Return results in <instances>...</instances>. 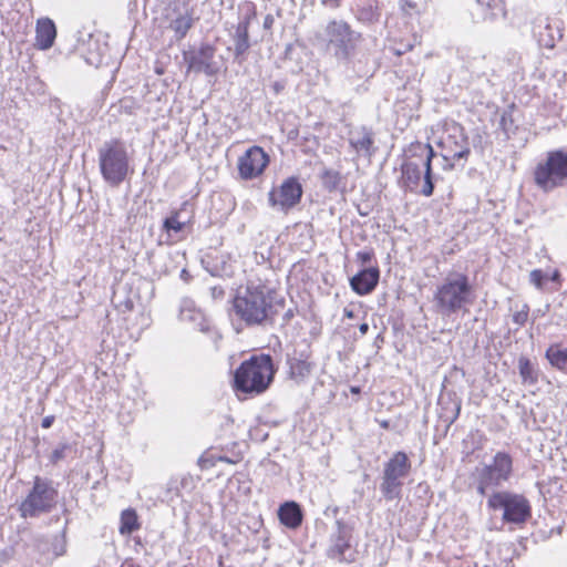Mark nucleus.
Listing matches in <instances>:
<instances>
[{
	"mask_svg": "<svg viewBox=\"0 0 567 567\" xmlns=\"http://www.w3.org/2000/svg\"><path fill=\"white\" fill-rule=\"evenodd\" d=\"M406 154L401 164V187L425 197L432 196L436 179L432 171V158L436 156L433 147L415 142L409 146Z\"/></svg>",
	"mask_w": 567,
	"mask_h": 567,
	"instance_id": "obj_1",
	"label": "nucleus"
},
{
	"mask_svg": "<svg viewBox=\"0 0 567 567\" xmlns=\"http://www.w3.org/2000/svg\"><path fill=\"white\" fill-rule=\"evenodd\" d=\"M315 40L318 47L337 61L349 62L362 40V34L353 30L347 21L333 19L315 34Z\"/></svg>",
	"mask_w": 567,
	"mask_h": 567,
	"instance_id": "obj_2",
	"label": "nucleus"
},
{
	"mask_svg": "<svg viewBox=\"0 0 567 567\" xmlns=\"http://www.w3.org/2000/svg\"><path fill=\"white\" fill-rule=\"evenodd\" d=\"M99 168L106 184L118 187L131 172L128 147L121 138L105 141L97 150Z\"/></svg>",
	"mask_w": 567,
	"mask_h": 567,
	"instance_id": "obj_3",
	"label": "nucleus"
},
{
	"mask_svg": "<svg viewBox=\"0 0 567 567\" xmlns=\"http://www.w3.org/2000/svg\"><path fill=\"white\" fill-rule=\"evenodd\" d=\"M439 312L450 316L473 301V287L462 272H450L434 295Z\"/></svg>",
	"mask_w": 567,
	"mask_h": 567,
	"instance_id": "obj_4",
	"label": "nucleus"
},
{
	"mask_svg": "<svg viewBox=\"0 0 567 567\" xmlns=\"http://www.w3.org/2000/svg\"><path fill=\"white\" fill-rule=\"evenodd\" d=\"M274 365L270 355H254L244 361L235 372V386L245 393H261L272 381Z\"/></svg>",
	"mask_w": 567,
	"mask_h": 567,
	"instance_id": "obj_5",
	"label": "nucleus"
},
{
	"mask_svg": "<svg viewBox=\"0 0 567 567\" xmlns=\"http://www.w3.org/2000/svg\"><path fill=\"white\" fill-rule=\"evenodd\" d=\"M234 313L247 324H259L268 316L270 303L264 286L248 285L239 289L233 301Z\"/></svg>",
	"mask_w": 567,
	"mask_h": 567,
	"instance_id": "obj_6",
	"label": "nucleus"
},
{
	"mask_svg": "<svg viewBox=\"0 0 567 567\" xmlns=\"http://www.w3.org/2000/svg\"><path fill=\"white\" fill-rule=\"evenodd\" d=\"M534 182L545 193L564 186L567 182V152L564 150L548 152L546 159L535 167Z\"/></svg>",
	"mask_w": 567,
	"mask_h": 567,
	"instance_id": "obj_7",
	"label": "nucleus"
},
{
	"mask_svg": "<svg viewBox=\"0 0 567 567\" xmlns=\"http://www.w3.org/2000/svg\"><path fill=\"white\" fill-rule=\"evenodd\" d=\"M512 466V457L504 452L496 453L492 464L477 466L473 474L477 484V492L485 495L488 489L496 488L508 481Z\"/></svg>",
	"mask_w": 567,
	"mask_h": 567,
	"instance_id": "obj_8",
	"label": "nucleus"
},
{
	"mask_svg": "<svg viewBox=\"0 0 567 567\" xmlns=\"http://www.w3.org/2000/svg\"><path fill=\"white\" fill-rule=\"evenodd\" d=\"M56 497V489L48 481L37 476L32 489L20 505L21 516L27 518L48 513L55 505Z\"/></svg>",
	"mask_w": 567,
	"mask_h": 567,
	"instance_id": "obj_9",
	"label": "nucleus"
},
{
	"mask_svg": "<svg viewBox=\"0 0 567 567\" xmlns=\"http://www.w3.org/2000/svg\"><path fill=\"white\" fill-rule=\"evenodd\" d=\"M488 507L493 511H503V519L519 524L527 519L530 508L527 499L509 492H496L488 498Z\"/></svg>",
	"mask_w": 567,
	"mask_h": 567,
	"instance_id": "obj_10",
	"label": "nucleus"
},
{
	"mask_svg": "<svg viewBox=\"0 0 567 567\" xmlns=\"http://www.w3.org/2000/svg\"><path fill=\"white\" fill-rule=\"evenodd\" d=\"M216 48L210 43L203 42L198 49H190L183 52V59L187 64V73H204L207 76H216L219 65L215 61Z\"/></svg>",
	"mask_w": 567,
	"mask_h": 567,
	"instance_id": "obj_11",
	"label": "nucleus"
},
{
	"mask_svg": "<svg viewBox=\"0 0 567 567\" xmlns=\"http://www.w3.org/2000/svg\"><path fill=\"white\" fill-rule=\"evenodd\" d=\"M268 164V154L259 146H251L239 157L238 172L243 179H252L262 174Z\"/></svg>",
	"mask_w": 567,
	"mask_h": 567,
	"instance_id": "obj_12",
	"label": "nucleus"
},
{
	"mask_svg": "<svg viewBox=\"0 0 567 567\" xmlns=\"http://www.w3.org/2000/svg\"><path fill=\"white\" fill-rule=\"evenodd\" d=\"M302 186L297 177H289L284 181L277 190L269 193V203L271 206H279L288 210L299 204L302 196Z\"/></svg>",
	"mask_w": 567,
	"mask_h": 567,
	"instance_id": "obj_13",
	"label": "nucleus"
},
{
	"mask_svg": "<svg viewBox=\"0 0 567 567\" xmlns=\"http://www.w3.org/2000/svg\"><path fill=\"white\" fill-rule=\"evenodd\" d=\"M200 260L212 276H231L234 274V266L227 250H210Z\"/></svg>",
	"mask_w": 567,
	"mask_h": 567,
	"instance_id": "obj_14",
	"label": "nucleus"
},
{
	"mask_svg": "<svg viewBox=\"0 0 567 567\" xmlns=\"http://www.w3.org/2000/svg\"><path fill=\"white\" fill-rule=\"evenodd\" d=\"M249 24L250 17L246 16L243 20L238 22L236 25L235 32L233 34L234 40V56L235 60L241 63L245 60V55L250 48L249 42Z\"/></svg>",
	"mask_w": 567,
	"mask_h": 567,
	"instance_id": "obj_15",
	"label": "nucleus"
},
{
	"mask_svg": "<svg viewBox=\"0 0 567 567\" xmlns=\"http://www.w3.org/2000/svg\"><path fill=\"white\" fill-rule=\"evenodd\" d=\"M174 13L176 16L171 20L169 28L174 31L176 40H182L194 25V12L184 4L182 8H174Z\"/></svg>",
	"mask_w": 567,
	"mask_h": 567,
	"instance_id": "obj_16",
	"label": "nucleus"
},
{
	"mask_svg": "<svg viewBox=\"0 0 567 567\" xmlns=\"http://www.w3.org/2000/svg\"><path fill=\"white\" fill-rule=\"evenodd\" d=\"M349 143L357 153H362L367 156H371L375 151L373 147L374 134L372 130L367 126H361L352 131L350 133Z\"/></svg>",
	"mask_w": 567,
	"mask_h": 567,
	"instance_id": "obj_17",
	"label": "nucleus"
},
{
	"mask_svg": "<svg viewBox=\"0 0 567 567\" xmlns=\"http://www.w3.org/2000/svg\"><path fill=\"white\" fill-rule=\"evenodd\" d=\"M379 281V270L377 268L363 269L353 276L350 280L351 288L358 295L370 293Z\"/></svg>",
	"mask_w": 567,
	"mask_h": 567,
	"instance_id": "obj_18",
	"label": "nucleus"
},
{
	"mask_svg": "<svg viewBox=\"0 0 567 567\" xmlns=\"http://www.w3.org/2000/svg\"><path fill=\"white\" fill-rule=\"evenodd\" d=\"M349 551L350 544L348 532L339 524L337 534L331 538V545L327 550V555L331 559L343 561L349 559L347 555Z\"/></svg>",
	"mask_w": 567,
	"mask_h": 567,
	"instance_id": "obj_19",
	"label": "nucleus"
},
{
	"mask_svg": "<svg viewBox=\"0 0 567 567\" xmlns=\"http://www.w3.org/2000/svg\"><path fill=\"white\" fill-rule=\"evenodd\" d=\"M56 37L54 22L49 18L39 19L37 22V44L42 50L50 49Z\"/></svg>",
	"mask_w": 567,
	"mask_h": 567,
	"instance_id": "obj_20",
	"label": "nucleus"
},
{
	"mask_svg": "<svg viewBox=\"0 0 567 567\" xmlns=\"http://www.w3.org/2000/svg\"><path fill=\"white\" fill-rule=\"evenodd\" d=\"M410 467L408 455L404 452H396L384 465L383 474L401 480L408 475Z\"/></svg>",
	"mask_w": 567,
	"mask_h": 567,
	"instance_id": "obj_21",
	"label": "nucleus"
},
{
	"mask_svg": "<svg viewBox=\"0 0 567 567\" xmlns=\"http://www.w3.org/2000/svg\"><path fill=\"white\" fill-rule=\"evenodd\" d=\"M475 3L472 16L476 21L493 19L503 11V0H475Z\"/></svg>",
	"mask_w": 567,
	"mask_h": 567,
	"instance_id": "obj_22",
	"label": "nucleus"
},
{
	"mask_svg": "<svg viewBox=\"0 0 567 567\" xmlns=\"http://www.w3.org/2000/svg\"><path fill=\"white\" fill-rule=\"evenodd\" d=\"M179 318L182 321L194 323V326L200 330H204L206 327L204 313L196 308L192 299L185 298L182 300Z\"/></svg>",
	"mask_w": 567,
	"mask_h": 567,
	"instance_id": "obj_23",
	"label": "nucleus"
},
{
	"mask_svg": "<svg viewBox=\"0 0 567 567\" xmlns=\"http://www.w3.org/2000/svg\"><path fill=\"white\" fill-rule=\"evenodd\" d=\"M471 154V150L468 146L467 137L462 136V144L460 145V150L451 148V152H447L446 154L442 155L444 164L443 168L445 171L454 169L456 166H458L460 161H467L468 155ZM464 163L460 165L461 168H464Z\"/></svg>",
	"mask_w": 567,
	"mask_h": 567,
	"instance_id": "obj_24",
	"label": "nucleus"
},
{
	"mask_svg": "<svg viewBox=\"0 0 567 567\" xmlns=\"http://www.w3.org/2000/svg\"><path fill=\"white\" fill-rule=\"evenodd\" d=\"M278 516L285 526L297 528L302 522V513L299 505L295 502H287L279 507Z\"/></svg>",
	"mask_w": 567,
	"mask_h": 567,
	"instance_id": "obj_25",
	"label": "nucleus"
},
{
	"mask_svg": "<svg viewBox=\"0 0 567 567\" xmlns=\"http://www.w3.org/2000/svg\"><path fill=\"white\" fill-rule=\"evenodd\" d=\"M288 363H289V369H290V375L295 380H302L311 371V365L306 360L291 358V359H288Z\"/></svg>",
	"mask_w": 567,
	"mask_h": 567,
	"instance_id": "obj_26",
	"label": "nucleus"
},
{
	"mask_svg": "<svg viewBox=\"0 0 567 567\" xmlns=\"http://www.w3.org/2000/svg\"><path fill=\"white\" fill-rule=\"evenodd\" d=\"M402 486L401 480L383 474L381 492L386 499H393L399 496Z\"/></svg>",
	"mask_w": 567,
	"mask_h": 567,
	"instance_id": "obj_27",
	"label": "nucleus"
},
{
	"mask_svg": "<svg viewBox=\"0 0 567 567\" xmlns=\"http://www.w3.org/2000/svg\"><path fill=\"white\" fill-rule=\"evenodd\" d=\"M138 528L137 515L133 509H125L121 515L120 533L128 535Z\"/></svg>",
	"mask_w": 567,
	"mask_h": 567,
	"instance_id": "obj_28",
	"label": "nucleus"
},
{
	"mask_svg": "<svg viewBox=\"0 0 567 567\" xmlns=\"http://www.w3.org/2000/svg\"><path fill=\"white\" fill-rule=\"evenodd\" d=\"M546 357L551 365L560 370H567V348L550 347L546 352Z\"/></svg>",
	"mask_w": 567,
	"mask_h": 567,
	"instance_id": "obj_29",
	"label": "nucleus"
},
{
	"mask_svg": "<svg viewBox=\"0 0 567 567\" xmlns=\"http://www.w3.org/2000/svg\"><path fill=\"white\" fill-rule=\"evenodd\" d=\"M321 183L328 192H337L341 188L342 177L337 171L326 169L321 175Z\"/></svg>",
	"mask_w": 567,
	"mask_h": 567,
	"instance_id": "obj_30",
	"label": "nucleus"
},
{
	"mask_svg": "<svg viewBox=\"0 0 567 567\" xmlns=\"http://www.w3.org/2000/svg\"><path fill=\"white\" fill-rule=\"evenodd\" d=\"M47 546H48V542L47 540H43V539H38L37 540V547L39 549L43 550V555H44V559L45 560H50L52 558L61 556L65 551V542H64L63 538H58V537L55 538V542L52 545V555H50L49 553H45Z\"/></svg>",
	"mask_w": 567,
	"mask_h": 567,
	"instance_id": "obj_31",
	"label": "nucleus"
},
{
	"mask_svg": "<svg viewBox=\"0 0 567 567\" xmlns=\"http://www.w3.org/2000/svg\"><path fill=\"white\" fill-rule=\"evenodd\" d=\"M519 374L524 383L534 384L537 381V374L532 365L530 361L520 357L518 360Z\"/></svg>",
	"mask_w": 567,
	"mask_h": 567,
	"instance_id": "obj_32",
	"label": "nucleus"
},
{
	"mask_svg": "<svg viewBox=\"0 0 567 567\" xmlns=\"http://www.w3.org/2000/svg\"><path fill=\"white\" fill-rule=\"evenodd\" d=\"M186 226V220L182 219V210L174 213L164 220V228L168 234L178 233Z\"/></svg>",
	"mask_w": 567,
	"mask_h": 567,
	"instance_id": "obj_33",
	"label": "nucleus"
},
{
	"mask_svg": "<svg viewBox=\"0 0 567 567\" xmlns=\"http://www.w3.org/2000/svg\"><path fill=\"white\" fill-rule=\"evenodd\" d=\"M357 18L361 22L365 23H372L374 21H378L379 13L377 9L373 6L363 7L358 10Z\"/></svg>",
	"mask_w": 567,
	"mask_h": 567,
	"instance_id": "obj_34",
	"label": "nucleus"
},
{
	"mask_svg": "<svg viewBox=\"0 0 567 567\" xmlns=\"http://www.w3.org/2000/svg\"><path fill=\"white\" fill-rule=\"evenodd\" d=\"M499 126L503 130V132L509 137L512 133H515L516 126L514 125V118L512 111H504L501 121Z\"/></svg>",
	"mask_w": 567,
	"mask_h": 567,
	"instance_id": "obj_35",
	"label": "nucleus"
},
{
	"mask_svg": "<svg viewBox=\"0 0 567 567\" xmlns=\"http://www.w3.org/2000/svg\"><path fill=\"white\" fill-rule=\"evenodd\" d=\"M529 280L537 289H542L544 282L549 280V271L535 269L530 272Z\"/></svg>",
	"mask_w": 567,
	"mask_h": 567,
	"instance_id": "obj_36",
	"label": "nucleus"
},
{
	"mask_svg": "<svg viewBox=\"0 0 567 567\" xmlns=\"http://www.w3.org/2000/svg\"><path fill=\"white\" fill-rule=\"evenodd\" d=\"M462 136H465L463 132L461 131L458 140L456 136H449L446 144L449 145L447 152H451V148L460 150V145L462 144Z\"/></svg>",
	"mask_w": 567,
	"mask_h": 567,
	"instance_id": "obj_37",
	"label": "nucleus"
},
{
	"mask_svg": "<svg viewBox=\"0 0 567 567\" xmlns=\"http://www.w3.org/2000/svg\"><path fill=\"white\" fill-rule=\"evenodd\" d=\"M528 318V309L525 307L523 310L517 311L513 316V320L515 323L522 326L526 322Z\"/></svg>",
	"mask_w": 567,
	"mask_h": 567,
	"instance_id": "obj_38",
	"label": "nucleus"
},
{
	"mask_svg": "<svg viewBox=\"0 0 567 567\" xmlns=\"http://www.w3.org/2000/svg\"><path fill=\"white\" fill-rule=\"evenodd\" d=\"M271 250H267V256L265 254H258L256 250L251 251L247 255L249 258H254L257 264L265 262L270 258Z\"/></svg>",
	"mask_w": 567,
	"mask_h": 567,
	"instance_id": "obj_39",
	"label": "nucleus"
},
{
	"mask_svg": "<svg viewBox=\"0 0 567 567\" xmlns=\"http://www.w3.org/2000/svg\"><path fill=\"white\" fill-rule=\"evenodd\" d=\"M66 449V445H62L61 447L55 449L51 454V461L53 463L59 462L64 457V451Z\"/></svg>",
	"mask_w": 567,
	"mask_h": 567,
	"instance_id": "obj_40",
	"label": "nucleus"
},
{
	"mask_svg": "<svg viewBox=\"0 0 567 567\" xmlns=\"http://www.w3.org/2000/svg\"><path fill=\"white\" fill-rule=\"evenodd\" d=\"M412 49H413V44L406 43V44L401 45L400 48H393L392 51L395 55H402L405 52L411 51Z\"/></svg>",
	"mask_w": 567,
	"mask_h": 567,
	"instance_id": "obj_41",
	"label": "nucleus"
},
{
	"mask_svg": "<svg viewBox=\"0 0 567 567\" xmlns=\"http://www.w3.org/2000/svg\"><path fill=\"white\" fill-rule=\"evenodd\" d=\"M274 22H275L274 17L271 14H267L264 19V24H262L264 29H266V30L271 29Z\"/></svg>",
	"mask_w": 567,
	"mask_h": 567,
	"instance_id": "obj_42",
	"label": "nucleus"
},
{
	"mask_svg": "<svg viewBox=\"0 0 567 567\" xmlns=\"http://www.w3.org/2000/svg\"><path fill=\"white\" fill-rule=\"evenodd\" d=\"M340 1L341 0H321V3L326 7L336 9L340 6Z\"/></svg>",
	"mask_w": 567,
	"mask_h": 567,
	"instance_id": "obj_43",
	"label": "nucleus"
},
{
	"mask_svg": "<svg viewBox=\"0 0 567 567\" xmlns=\"http://www.w3.org/2000/svg\"><path fill=\"white\" fill-rule=\"evenodd\" d=\"M54 421V417L52 415H49V416H45L43 420H42V427L43 429H49L52 423Z\"/></svg>",
	"mask_w": 567,
	"mask_h": 567,
	"instance_id": "obj_44",
	"label": "nucleus"
},
{
	"mask_svg": "<svg viewBox=\"0 0 567 567\" xmlns=\"http://www.w3.org/2000/svg\"><path fill=\"white\" fill-rule=\"evenodd\" d=\"M212 296L213 298H221L224 296V290L220 287H213Z\"/></svg>",
	"mask_w": 567,
	"mask_h": 567,
	"instance_id": "obj_45",
	"label": "nucleus"
},
{
	"mask_svg": "<svg viewBox=\"0 0 567 567\" xmlns=\"http://www.w3.org/2000/svg\"><path fill=\"white\" fill-rule=\"evenodd\" d=\"M558 279H559V271L558 270L549 271V280L557 281Z\"/></svg>",
	"mask_w": 567,
	"mask_h": 567,
	"instance_id": "obj_46",
	"label": "nucleus"
},
{
	"mask_svg": "<svg viewBox=\"0 0 567 567\" xmlns=\"http://www.w3.org/2000/svg\"><path fill=\"white\" fill-rule=\"evenodd\" d=\"M359 258L362 259L363 261H368L371 258V254L369 251L360 252Z\"/></svg>",
	"mask_w": 567,
	"mask_h": 567,
	"instance_id": "obj_47",
	"label": "nucleus"
},
{
	"mask_svg": "<svg viewBox=\"0 0 567 567\" xmlns=\"http://www.w3.org/2000/svg\"><path fill=\"white\" fill-rule=\"evenodd\" d=\"M120 307H123L124 310H134L135 309V305H133V302L131 300H128L125 305H120Z\"/></svg>",
	"mask_w": 567,
	"mask_h": 567,
	"instance_id": "obj_48",
	"label": "nucleus"
},
{
	"mask_svg": "<svg viewBox=\"0 0 567 567\" xmlns=\"http://www.w3.org/2000/svg\"><path fill=\"white\" fill-rule=\"evenodd\" d=\"M359 331L363 336L369 331V324L368 323H361L359 326Z\"/></svg>",
	"mask_w": 567,
	"mask_h": 567,
	"instance_id": "obj_49",
	"label": "nucleus"
},
{
	"mask_svg": "<svg viewBox=\"0 0 567 567\" xmlns=\"http://www.w3.org/2000/svg\"><path fill=\"white\" fill-rule=\"evenodd\" d=\"M272 87L276 93H279L284 89V84H281L280 82H275Z\"/></svg>",
	"mask_w": 567,
	"mask_h": 567,
	"instance_id": "obj_50",
	"label": "nucleus"
},
{
	"mask_svg": "<svg viewBox=\"0 0 567 567\" xmlns=\"http://www.w3.org/2000/svg\"><path fill=\"white\" fill-rule=\"evenodd\" d=\"M344 316L349 319L353 318V311L349 309H344Z\"/></svg>",
	"mask_w": 567,
	"mask_h": 567,
	"instance_id": "obj_51",
	"label": "nucleus"
},
{
	"mask_svg": "<svg viewBox=\"0 0 567 567\" xmlns=\"http://www.w3.org/2000/svg\"><path fill=\"white\" fill-rule=\"evenodd\" d=\"M142 317H143L144 324L147 326L148 324V316H145L144 313H142Z\"/></svg>",
	"mask_w": 567,
	"mask_h": 567,
	"instance_id": "obj_52",
	"label": "nucleus"
},
{
	"mask_svg": "<svg viewBox=\"0 0 567 567\" xmlns=\"http://www.w3.org/2000/svg\"><path fill=\"white\" fill-rule=\"evenodd\" d=\"M220 460H221V461H225V462H227V463H230V460H229V458H227V457H223V458H220Z\"/></svg>",
	"mask_w": 567,
	"mask_h": 567,
	"instance_id": "obj_53",
	"label": "nucleus"
},
{
	"mask_svg": "<svg viewBox=\"0 0 567 567\" xmlns=\"http://www.w3.org/2000/svg\"><path fill=\"white\" fill-rule=\"evenodd\" d=\"M382 426L388 427V422L386 421L382 422Z\"/></svg>",
	"mask_w": 567,
	"mask_h": 567,
	"instance_id": "obj_54",
	"label": "nucleus"
},
{
	"mask_svg": "<svg viewBox=\"0 0 567 567\" xmlns=\"http://www.w3.org/2000/svg\"><path fill=\"white\" fill-rule=\"evenodd\" d=\"M127 567H138V566H135V565H133V564H130V565H127Z\"/></svg>",
	"mask_w": 567,
	"mask_h": 567,
	"instance_id": "obj_55",
	"label": "nucleus"
}]
</instances>
